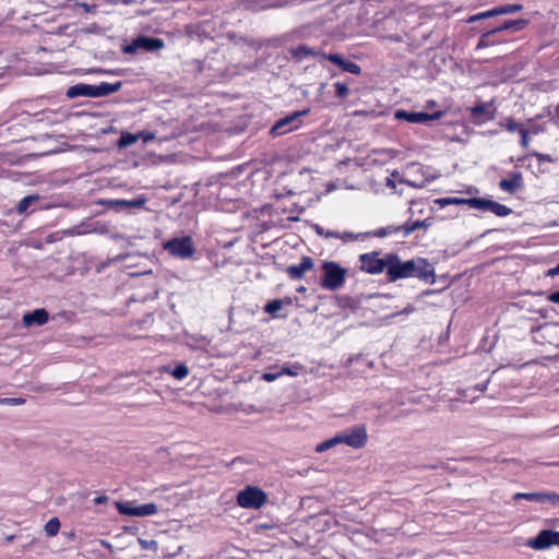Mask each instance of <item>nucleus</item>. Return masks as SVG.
Wrapping results in <instances>:
<instances>
[{"mask_svg": "<svg viewBox=\"0 0 559 559\" xmlns=\"http://www.w3.org/2000/svg\"><path fill=\"white\" fill-rule=\"evenodd\" d=\"M406 278H416L425 284H433L436 283L435 264L420 257L403 261L395 253L394 265H391L390 269V283Z\"/></svg>", "mask_w": 559, "mask_h": 559, "instance_id": "obj_1", "label": "nucleus"}, {"mask_svg": "<svg viewBox=\"0 0 559 559\" xmlns=\"http://www.w3.org/2000/svg\"><path fill=\"white\" fill-rule=\"evenodd\" d=\"M425 226L424 221H417L411 225H404V226H388V227H381L374 230L365 231V233H328L325 235L326 238H335L337 240H341L342 242H371L374 239H382L383 237L388 235H395V236H402L406 237L412 231Z\"/></svg>", "mask_w": 559, "mask_h": 559, "instance_id": "obj_2", "label": "nucleus"}, {"mask_svg": "<svg viewBox=\"0 0 559 559\" xmlns=\"http://www.w3.org/2000/svg\"><path fill=\"white\" fill-rule=\"evenodd\" d=\"M359 261L361 271L373 275L385 272L386 280L390 282V269L394 265L395 253H386L382 258L377 251L364 253L359 255Z\"/></svg>", "mask_w": 559, "mask_h": 559, "instance_id": "obj_3", "label": "nucleus"}, {"mask_svg": "<svg viewBox=\"0 0 559 559\" xmlns=\"http://www.w3.org/2000/svg\"><path fill=\"white\" fill-rule=\"evenodd\" d=\"M321 269L320 285L322 288L334 292L344 285L348 273L347 269L333 261L323 262Z\"/></svg>", "mask_w": 559, "mask_h": 559, "instance_id": "obj_4", "label": "nucleus"}, {"mask_svg": "<svg viewBox=\"0 0 559 559\" xmlns=\"http://www.w3.org/2000/svg\"><path fill=\"white\" fill-rule=\"evenodd\" d=\"M534 343L544 347L559 348V324L544 323L531 331Z\"/></svg>", "mask_w": 559, "mask_h": 559, "instance_id": "obj_5", "label": "nucleus"}, {"mask_svg": "<svg viewBox=\"0 0 559 559\" xmlns=\"http://www.w3.org/2000/svg\"><path fill=\"white\" fill-rule=\"evenodd\" d=\"M237 504L245 509L258 510L267 501V495L259 487L246 486L237 493Z\"/></svg>", "mask_w": 559, "mask_h": 559, "instance_id": "obj_6", "label": "nucleus"}, {"mask_svg": "<svg viewBox=\"0 0 559 559\" xmlns=\"http://www.w3.org/2000/svg\"><path fill=\"white\" fill-rule=\"evenodd\" d=\"M309 111V109L298 110L278 119L271 128V134L278 136L298 129L301 126V118L307 116Z\"/></svg>", "mask_w": 559, "mask_h": 559, "instance_id": "obj_7", "label": "nucleus"}, {"mask_svg": "<svg viewBox=\"0 0 559 559\" xmlns=\"http://www.w3.org/2000/svg\"><path fill=\"white\" fill-rule=\"evenodd\" d=\"M340 444L344 443L354 449L364 448L368 440L365 425H356L337 433Z\"/></svg>", "mask_w": 559, "mask_h": 559, "instance_id": "obj_8", "label": "nucleus"}, {"mask_svg": "<svg viewBox=\"0 0 559 559\" xmlns=\"http://www.w3.org/2000/svg\"><path fill=\"white\" fill-rule=\"evenodd\" d=\"M118 512L122 515L129 516H148L157 513L158 508L155 503H145L141 506H132L131 502H116Z\"/></svg>", "mask_w": 559, "mask_h": 559, "instance_id": "obj_9", "label": "nucleus"}, {"mask_svg": "<svg viewBox=\"0 0 559 559\" xmlns=\"http://www.w3.org/2000/svg\"><path fill=\"white\" fill-rule=\"evenodd\" d=\"M526 545L536 550H544L555 545L559 546V532L543 530L536 537L528 539Z\"/></svg>", "mask_w": 559, "mask_h": 559, "instance_id": "obj_10", "label": "nucleus"}, {"mask_svg": "<svg viewBox=\"0 0 559 559\" xmlns=\"http://www.w3.org/2000/svg\"><path fill=\"white\" fill-rule=\"evenodd\" d=\"M163 47L164 41L159 38L140 36L135 38L130 45L126 46L123 51L126 53H135L140 49L146 51H155L162 49Z\"/></svg>", "mask_w": 559, "mask_h": 559, "instance_id": "obj_11", "label": "nucleus"}, {"mask_svg": "<svg viewBox=\"0 0 559 559\" xmlns=\"http://www.w3.org/2000/svg\"><path fill=\"white\" fill-rule=\"evenodd\" d=\"M443 116L442 111L433 114L414 112L399 109L394 112V118L397 120H406L411 123H427L429 121L438 120Z\"/></svg>", "mask_w": 559, "mask_h": 559, "instance_id": "obj_12", "label": "nucleus"}, {"mask_svg": "<svg viewBox=\"0 0 559 559\" xmlns=\"http://www.w3.org/2000/svg\"><path fill=\"white\" fill-rule=\"evenodd\" d=\"M525 499L532 502L540 504H559V493L551 491H538V492H516L513 496V500Z\"/></svg>", "mask_w": 559, "mask_h": 559, "instance_id": "obj_13", "label": "nucleus"}, {"mask_svg": "<svg viewBox=\"0 0 559 559\" xmlns=\"http://www.w3.org/2000/svg\"><path fill=\"white\" fill-rule=\"evenodd\" d=\"M471 112L476 124H483L495 118V112L490 109V105L485 103L471 108Z\"/></svg>", "mask_w": 559, "mask_h": 559, "instance_id": "obj_14", "label": "nucleus"}, {"mask_svg": "<svg viewBox=\"0 0 559 559\" xmlns=\"http://www.w3.org/2000/svg\"><path fill=\"white\" fill-rule=\"evenodd\" d=\"M523 186V177L520 171L510 174L509 178H503L499 181V188L508 193H514Z\"/></svg>", "mask_w": 559, "mask_h": 559, "instance_id": "obj_15", "label": "nucleus"}, {"mask_svg": "<svg viewBox=\"0 0 559 559\" xmlns=\"http://www.w3.org/2000/svg\"><path fill=\"white\" fill-rule=\"evenodd\" d=\"M49 319L48 311L44 308L35 309L34 311L26 312L23 316V323L25 326L43 325Z\"/></svg>", "mask_w": 559, "mask_h": 559, "instance_id": "obj_16", "label": "nucleus"}, {"mask_svg": "<svg viewBox=\"0 0 559 559\" xmlns=\"http://www.w3.org/2000/svg\"><path fill=\"white\" fill-rule=\"evenodd\" d=\"M94 93H95V85L80 83V84L70 86L67 91V96L69 98H75L79 96L95 98Z\"/></svg>", "mask_w": 559, "mask_h": 559, "instance_id": "obj_17", "label": "nucleus"}, {"mask_svg": "<svg viewBox=\"0 0 559 559\" xmlns=\"http://www.w3.org/2000/svg\"><path fill=\"white\" fill-rule=\"evenodd\" d=\"M313 262L309 257L302 258V261L299 264L290 265L287 269V273L293 280H299L304 276L305 272L312 269Z\"/></svg>", "mask_w": 559, "mask_h": 559, "instance_id": "obj_18", "label": "nucleus"}, {"mask_svg": "<svg viewBox=\"0 0 559 559\" xmlns=\"http://www.w3.org/2000/svg\"><path fill=\"white\" fill-rule=\"evenodd\" d=\"M121 85H122L121 82H116V83L103 82L98 85H95V93H94L95 98L114 94L121 88Z\"/></svg>", "mask_w": 559, "mask_h": 559, "instance_id": "obj_19", "label": "nucleus"}, {"mask_svg": "<svg viewBox=\"0 0 559 559\" xmlns=\"http://www.w3.org/2000/svg\"><path fill=\"white\" fill-rule=\"evenodd\" d=\"M174 258L190 259L193 257L195 247H164Z\"/></svg>", "mask_w": 559, "mask_h": 559, "instance_id": "obj_20", "label": "nucleus"}, {"mask_svg": "<svg viewBox=\"0 0 559 559\" xmlns=\"http://www.w3.org/2000/svg\"><path fill=\"white\" fill-rule=\"evenodd\" d=\"M527 23L528 22L523 19L509 20V21H506L501 26L493 28L492 32L499 33V32L507 31V29H512L514 32H519V31H522L527 25Z\"/></svg>", "mask_w": 559, "mask_h": 559, "instance_id": "obj_21", "label": "nucleus"}, {"mask_svg": "<svg viewBox=\"0 0 559 559\" xmlns=\"http://www.w3.org/2000/svg\"><path fill=\"white\" fill-rule=\"evenodd\" d=\"M499 126L501 128H504L510 133H514V132L520 133V130L524 129V127H525L523 123L518 122L515 119H513L511 117H507L504 120L500 121Z\"/></svg>", "mask_w": 559, "mask_h": 559, "instance_id": "obj_22", "label": "nucleus"}, {"mask_svg": "<svg viewBox=\"0 0 559 559\" xmlns=\"http://www.w3.org/2000/svg\"><path fill=\"white\" fill-rule=\"evenodd\" d=\"M488 212L493 213L498 217H506L512 212V210L503 204L490 200Z\"/></svg>", "mask_w": 559, "mask_h": 559, "instance_id": "obj_23", "label": "nucleus"}, {"mask_svg": "<svg viewBox=\"0 0 559 559\" xmlns=\"http://www.w3.org/2000/svg\"><path fill=\"white\" fill-rule=\"evenodd\" d=\"M292 52V56L297 58V59H304V58H307L308 56H316V55H320L319 52H316L313 51L311 48H309L308 46L306 45H300L296 48H293L290 50Z\"/></svg>", "mask_w": 559, "mask_h": 559, "instance_id": "obj_24", "label": "nucleus"}, {"mask_svg": "<svg viewBox=\"0 0 559 559\" xmlns=\"http://www.w3.org/2000/svg\"><path fill=\"white\" fill-rule=\"evenodd\" d=\"M39 199V197L37 194H31V195H26L24 197L19 203H17V206H16V211L19 214H23L25 213L28 207L31 205H33L37 200Z\"/></svg>", "mask_w": 559, "mask_h": 559, "instance_id": "obj_25", "label": "nucleus"}, {"mask_svg": "<svg viewBox=\"0 0 559 559\" xmlns=\"http://www.w3.org/2000/svg\"><path fill=\"white\" fill-rule=\"evenodd\" d=\"M489 203H490V200L483 199V198H471V199H467V201H466V205H468L469 207L485 211V212H488Z\"/></svg>", "mask_w": 559, "mask_h": 559, "instance_id": "obj_26", "label": "nucleus"}, {"mask_svg": "<svg viewBox=\"0 0 559 559\" xmlns=\"http://www.w3.org/2000/svg\"><path fill=\"white\" fill-rule=\"evenodd\" d=\"M139 257L133 253H127V254H118L114 259L110 260V262H119L121 261L124 266L131 267L136 265L135 259Z\"/></svg>", "mask_w": 559, "mask_h": 559, "instance_id": "obj_27", "label": "nucleus"}, {"mask_svg": "<svg viewBox=\"0 0 559 559\" xmlns=\"http://www.w3.org/2000/svg\"><path fill=\"white\" fill-rule=\"evenodd\" d=\"M45 533L47 536L52 537L56 536L60 530V521L58 518H51L46 524H45Z\"/></svg>", "mask_w": 559, "mask_h": 559, "instance_id": "obj_28", "label": "nucleus"}, {"mask_svg": "<svg viewBox=\"0 0 559 559\" xmlns=\"http://www.w3.org/2000/svg\"><path fill=\"white\" fill-rule=\"evenodd\" d=\"M336 444H340V439H338L337 435H335L334 437H332V438H330L328 440H324L323 442L319 443L316 447V451L318 453H322V452L333 448Z\"/></svg>", "mask_w": 559, "mask_h": 559, "instance_id": "obj_29", "label": "nucleus"}, {"mask_svg": "<svg viewBox=\"0 0 559 559\" xmlns=\"http://www.w3.org/2000/svg\"><path fill=\"white\" fill-rule=\"evenodd\" d=\"M139 139H140V135L138 133L136 134L122 133L119 139L118 144L120 147H127V146L134 144Z\"/></svg>", "mask_w": 559, "mask_h": 559, "instance_id": "obj_30", "label": "nucleus"}, {"mask_svg": "<svg viewBox=\"0 0 559 559\" xmlns=\"http://www.w3.org/2000/svg\"><path fill=\"white\" fill-rule=\"evenodd\" d=\"M496 8L498 15L516 13L523 9L521 4H504Z\"/></svg>", "mask_w": 559, "mask_h": 559, "instance_id": "obj_31", "label": "nucleus"}, {"mask_svg": "<svg viewBox=\"0 0 559 559\" xmlns=\"http://www.w3.org/2000/svg\"><path fill=\"white\" fill-rule=\"evenodd\" d=\"M283 307L281 299H273L264 306V311L270 314H276Z\"/></svg>", "mask_w": 559, "mask_h": 559, "instance_id": "obj_32", "label": "nucleus"}, {"mask_svg": "<svg viewBox=\"0 0 559 559\" xmlns=\"http://www.w3.org/2000/svg\"><path fill=\"white\" fill-rule=\"evenodd\" d=\"M117 204L128 207H142L145 203V199L142 197H139L133 200H117Z\"/></svg>", "mask_w": 559, "mask_h": 559, "instance_id": "obj_33", "label": "nucleus"}, {"mask_svg": "<svg viewBox=\"0 0 559 559\" xmlns=\"http://www.w3.org/2000/svg\"><path fill=\"white\" fill-rule=\"evenodd\" d=\"M320 56L322 58L331 61L332 63L338 66L341 69H342V67L344 64V61H345V59L341 55H338V53H324L323 52Z\"/></svg>", "mask_w": 559, "mask_h": 559, "instance_id": "obj_34", "label": "nucleus"}, {"mask_svg": "<svg viewBox=\"0 0 559 559\" xmlns=\"http://www.w3.org/2000/svg\"><path fill=\"white\" fill-rule=\"evenodd\" d=\"M188 373H189L188 367L183 364L176 366L174 368V370L171 371V374L178 380L185 379L188 376Z\"/></svg>", "mask_w": 559, "mask_h": 559, "instance_id": "obj_35", "label": "nucleus"}, {"mask_svg": "<svg viewBox=\"0 0 559 559\" xmlns=\"http://www.w3.org/2000/svg\"><path fill=\"white\" fill-rule=\"evenodd\" d=\"M342 70L352 74H360L361 68L349 60H345Z\"/></svg>", "mask_w": 559, "mask_h": 559, "instance_id": "obj_36", "label": "nucleus"}, {"mask_svg": "<svg viewBox=\"0 0 559 559\" xmlns=\"http://www.w3.org/2000/svg\"><path fill=\"white\" fill-rule=\"evenodd\" d=\"M466 201L467 199H462V198H442V199H439L437 202L441 205V206H445V205H450V204H466Z\"/></svg>", "mask_w": 559, "mask_h": 559, "instance_id": "obj_37", "label": "nucleus"}, {"mask_svg": "<svg viewBox=\"0 0 559 559\" xmlns=\"http://www.w3.org/2000/svg\"><path fill=\"white\" fill-rule=\"evenodd\" d=\"M25 403V400L22 397H3L0 399L1 405H9V406H19L23 405Z\"/></svg>", "mask_w": 559, "mask_h": 559, "instance_id": "obj_38", "label": "nucleus"}, {"mask_svg": "<svg viewBox=\"0 0 559 559\" xmlns=\"http://www.w3.org/2000/svg\"><path fill=\"white\" fill-rule=\"evenodd\" d=\"M520 144L523 148H527L528 145H530V136H531V133H530V130L527 129V127L525 126L524 129H521L520 130Z\"/></svg>", "mask_w": 559, "mask_h": 559, "instance_id": "obj_39", "label": "nucleus"}, {"mask_svg": "<svg viewBox=\"0 0 559 559\" xmlns=\"http://www.w3.org/2000/svg\"><path fill=\"white\" fill-rule=\"evenodd\" d=\"M191 241H192V239L190 236H183L181 238L170 239L165 245H169V246L191 245Z\"/></svg>", "mask_w": 559, "mask_h": 559, "instance_id": "obj_40", "label": "nucleus"}, {"mask_svg": "<svg viewBox=\"0 0 559 559\" xmlns=\"http://www.w3.org/2000/svg\"><path fill=\"white\" fill-rule=\"evenodd\" d=\"M334 86L337 97L344 98L348 95L349 90L345 83L336 82Z\"/></svg>", "mask_w": 559, "mask_h": 559, "instance_id": "obj_41", "label": "nucleus"}, {"mask_svg": "<svg viewBox=\"0 0 559 559\" xmlns=\"http://www.w3.org/2000/svg\"><path fill=\"white\" fill-rule=\"evenodd\" d=\"M496 34L495 32L491 31H488L487 33L483 34V36L480 37L479 41H478V45L477 47L478 48H481V47H488L490 45H492V41L490 40V36Z\"/></svg>", "mask_w": 559, "mask_h": 559, "instance_id": "obj_42", "label": "nucleus"}, {"mask_svg": "<svg viewBox=\"0 0 559 559\" xmlns=\"http://www.w3.org/2000/svg\"><path fill=\"white\" fill-rule=\"evenodd\" d=\"M528 122L530 126L527 127V129L530 130L531 135H536L545 130V128L539 123H535L532 120H530Z\"/></svg>", "mask_w": 559, "mask_h": 559, "instance_id": "obj_43", "label": "nucleus"}, {"mask_svg": "<svg viewBox=\"0 0 559 559\" xmlns=\"http://www.w3.org/2000/svg\"><path fill=\"white\" fill-rule=\"evenodd\" d=\"M11 231L12 228L7 223L0 221V242L3 240L2 237Z\"/></svg>", "mask_w": 559, "mask_h": 559, "instance_id": "obj_44", "label": "nucleus"}, {"mask_svg": "<svg viewBox=\"0 0 559 559\" xmlns=\"http://www.w3.org/2000/svg\"><path fill=\"white\" fill-rule=\"evenodd\" d=\"M298 367H296L295 369L293 368H289V367H283L281 369V371H278L281 373V376H292V377H295L298 374V371H297Z\"/></svg>", "mask_w": 559, "mask_h": 559, "instance_id": "obj_45", "label": "nucleus"}, {"mask_svg": "<svg viewBox=\"0 0 559 559\" xmlns=\"http://www.w3.org/2000/svg\"><path fill=\"white\" fill-rule=\"evenodd\" d=\"M278 377H281V373L280 372H276V373H272V372H264L262 374V379L266 382H272L274 380H276Z\"/></svg>", "mask_w": 559, "mask_h": 559, "instance_id": "obj_46", "label": "nucleus"}, {"mask_svg": "<svg viewBox=\"0 0 559 559\" xmlns=\"http://www.w3.org/2000/svg\"><path fill=\"white\" fill-rule=\"evenodd\" d=\"M139 543L141 544L142 548L144 549H148V548H156L157 547V544L155 540H144V539H139Z\"/></svg>", "mask_w": 559, "mask_h": 559, "instance_id": "obj_47", "label": "nucleus"}, {"mask_svg": "<svg viewBox=\"0 0 559 559\" xmlns=\"http://www.w3.org/2000/svg\"><path fill=\"white\" fill-rule=\"evenodd\" d=\"M497 15H498L497 8H492L490 10H488V11L480 12L481 20L483 19L492 17V16H497Z\"/></svg>", "mask_w": 559, "mask_h": 559, "instance_id": "obj_48", "label": "nucleus"}, {"mask_svg": "<svg viewBox=\"0 0 559 559\" xmlns=\"http://www.w3.org/2000/svg\"><path fill=\"white\" fill-rule=\"evenodd\" d=\"M138 134L140 135V139L143 140L144 143H147L155 139V134L152 132H140Z\"/></svg>", "mask_w": 559, "mask_h": 559, "instance_id": "obj_49", "label": "nucleus"}, {"mask_svg": "<svg viewBox=\"0 0 559 559\" xmlns=\"http://www.w3.org/2000/svg\"><path fill=\"white\" fill-rule=\"evenodd\" d=\"M548 300L554 302V304H559V290H556V292L551 293L548 296Z\"/></svg>", "mask_w": 559, "mask_h": 559, "instance_id": "obj_50", "label": "nucleus"}, {"mask_svg": "<svg viewBox=\"0 0 559 559\" xmlns=\"http://www.w3.org/2000/svg\"><path fill=\"white\" fill-rule=\"evenodd\" d=\"M109 498L107 496H98L94 499L95 504H105L107 503Z\"/></svg>", "mask_w": 559, "mask_h": 559, "instance_id": "obj_51", "label": "nucleus"}, {"mask_svg": "<svg viewBox=\"0 0 559 559\" xmlns=\"http://www.w3.org/2000/svg\"><path fill=\"white\" fill-rule=\"evenodd\" d=\"M546 275L547 276H550V277H555L557 275H559V264L552 269H549L547 272H546Z\"/></svg>", "mask_w": 559, "mask_h": 559, "instance_id": "obj_52", "label": "nucleus"}, {"mask_svg": "<svg viewBox=\"0 0 559 559\" xmlns=\"http://www.w3.org/2000/svg\"><path fill=\"white\" fill-rule=\"evenodd\" d=\"M487 385H488V381H486L484 383H479V384L475 385V390H477L479 392H484V391H486Z\"/></svg>", "mask_w": 559, "mask_h": 559, "instance_id": "obj_53", "label": "nucleus"}, {"mask_svg": "<svg viewBox=\"0 0 559 559\" xmlns=\"http://www.w3.org/2000/svg\"><path fill=\"white\" fill-rule=\"evenodd\" d=\"M440 290L439 289H426L424 292H421V296H429V295H433V294H437L439 293Z\"/></svg>", "mask_w": 559, "mask_h": 559, "instance_id": "obj_54", "label": "nucleus"}, {"mask_svg": "<svg viewBox=\"0 0 559 559\" xmlns=\"http://www.w3.org/2000/svg\"><path fill=\"white\" fill-rule=\"evenodd\" d=\"M479 20H481V17H480V13L469 16V19L467 20V22H468V23H473V22H476V21H479Z\"/></svg>", "mask_w": 559, "mask_h": 559, "instance_id": "obj_55", "label": "nucleus"}, {"mask_svg": "<svg viewBox=\"0 0 559 559\" xmlns=\"http://www.w3.org/2000/svg\"><path fill=\"white\" fill-rule=\"evenodd\" d=\"M535 156L538 158V160H550L549 156L544 154L535 153Z\"/></svg>", "mask_w": 559, "mask_h": 559, "instance_id": "obj_56", "label": "nucleus"}, {"mask_svg": "<svg viewBox=\"0 0 559 559\" xmlns=\"http://www.w3.org/2000/svg\"><path fill=\"white\" fill-rule=\"evenodd\" d=\"M99 544H100L103 547L107 548V549H111V548H112L111 544H110L109 542H107V540H103V539H102V540L99 542Z\"/></svg>", "mask_w": 559, "mask_h": 559, "instance_id": "obj_57", "label": "nucleus"}, {"mask_svg": "<svg viewBox=\"0 0 559 559\" xmlns=\"http://www.w3.org/2000/svg\"><path fill=\"white\" fill-rule=\"evenodd\" d=\"M81 7L86 11L88 12L90 11V8L86 3H82Z\"/></svg>", "mask_w": 559, "mask_h": 559, "instance_id": "obj_58", "label": "nucleus"}, {"mask_svg": "<svg viewBox=\"0 0 559 559\" xmlns=\"http://www.w3.org/2000/svg\"><path fill=\"white\" fill-rule=\"evenodd\" d=\"M316 230L318 234L322 235L323 234V229L319 226H316Z\"/></svg>", "mask_w": 559, "mask_h": 559, "instance_id": "obj_59", "label": "nucleus"}, {"mask_svg": "<svg viewBox=\"0 0 559 559\" xmlns=\"http://www.w3.org/2000/svg\"><path fill=\"white\" fill-rule=\"evenodd\" d=\"M413 310H414V308H413V307H407V308L404 310V312H405V313H409V312H412Z\"/></svg>", "mask_w": 559, "mask_h": 559, "instance_id": "obj_60", "label": "nucleus"}, {"mask_svg": "<svg viewBox=\"0 0 559 559\" xmlns=\"http://www.w3.org/2000/svg\"><path fill=\"white\" fill-rule=\"evenodd\" d=\"M433 105H435V102H428L427 103V106L433 107Z\"/></svg>", "mask_w": 559, "mask_h": 559, "instance_id": "obj_61", "label": "nucleus"}, {"mask_svg": "<svg viewBox=\"0 0 559 559\" xmlns=\"http://www.w3.org/2000/svg\"><path fill=\"white\" fill-rule=\"evenodd\" d=\"M298 292H305V287L298 288Z\"/></svg>", "mask_w": 559, "mask_h": 559, "instance_id": "obj_62", "label": "nucleus"}, {"mask_svg": "<svg viewBox=\"0 0 559 559\" xmlns=\"http://www.w3.org/2000/svg\"><path fill=\"white\" fill-rule=\"evenodd\" d=\"M490 134H497V131H489Z\"/></svg>", "mask_w": 559, "mask_h": 559, "instance_id": "obj_63", "label": "nucleus"}, {"mask_svg": "<svg viewBox=\"0 0 559 559\" xmlns=\"http://www.w3.org/2000/svg\"><path fill=\"white\" fill-rule=\"evenodd\" d=\"M557 112H558V115H559V106L557 107Z\"/></svg>", "mask_w": 559, "mask_h": 559, "instance_id": "obj_64", "label": "nucleus"}]
</instances>
